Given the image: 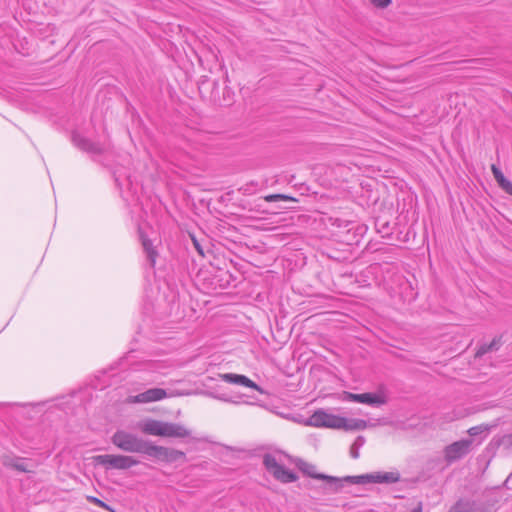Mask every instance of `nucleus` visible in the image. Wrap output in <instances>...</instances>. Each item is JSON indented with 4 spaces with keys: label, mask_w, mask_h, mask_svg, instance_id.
Instances as JSON below:
<instances>
[{
    "label": "nucleus",
    "mask_w": 512,
    "mask_h": 512,
    "mask_svg": "<svg viewBox=\"0 0 512 512\" xmlns=\"http://www.w3.org/2000/svg\"><path fill=\"white\" fill-rule=\"evenodd\" d=\"M221 379L229 384L241 385L252 388L260 393H264L263 389L257 385L254 381L246 377L245 375L235 373H225L220 375Z\"/></svg>",
    "instance_id": "obj_12"
},
{
    "label": "nucleus",
    "mask_w": 512,
    "mask_h": 512,
    "mask_svg": "<svg viewBox=\"0 0 512 512\" xmlns=\"http://www.w3.org/2000/svg\"><path fill=\"white\" fill-rule=\"evenodd\" d=\"M344 400L352 401L357 403H363L368 405H382L386 403L384 396L377 393H362V394H354L351 392H344Z\"/></svg>",
    "instance_id": "obj_9"
},
{
    "label": "nucleus",
    "mask_w": 512,
    "mask_h": 512,
    "mask_svg": "<svg viewBox=\"0 0 512 512\" xmlns=\"http://www.w3.org/2000/svg\"><path fill=\"white\" fill-rule=\"evenodd\" d=\"M503 445L505 446L506 448H511L512 447V433L511 434H506L504 435L500 441H499V445Z\"/></svg>",
    "instance_id": "obj_29"
},
{
    "label": "nucleus",
    "mask_w": 512,
    "mask_h": 512,
    "mask_svg": "<svg viewBox=\"0 0 512 512\" xmlns=\"http://www.w3.org/2000/svg\"><path fill=\"white\" fill-rule=\"evenodd\" d=\"M139 429L146 435L169 437V438H188L191 431L180 423L165 422L156 419H147L139 424Z\"/></svg>",
    "instance_id": "obj_2"
},
{
    "label": "nucleus",
    "mask_w": 512,
    "mask_h": 512,
    "mask_svg": "<svg viewBox=\"0 0 512 512\" xmlns=\"http://www.w3.org/2000/svg\"><path fill=\"white\" fill-rule=\"evenodd\" d=\"M367 427V422L363 419H348L345 418V423L340 429L346 431L363 430Z\"/></svg>",
    "instance_id": "obj_21"
},
{
    "label": "nucleus",
    "mask_w": 512,
    "mask_h": 512,
    "mask_svg": "<svg viewBox=\"0 0 512 512\" xmlns=\"http://www.w3.org/2000/svg\"><path fill=\"white\" fill-rule=\"evenodd\" d=\"M365 443V438L363 436H358L354 443L350 448V455L352 458L357 459L359 457V448L362 447Z\"/></svg>",
    "instance_id": "obj_23"
},
{
    "label": "nucleus",
    "mask_w": 512,
    "mask_h": 512,
    "mask_svg": "<svg viewBox=\"0 0 512 512\" xmlns=\"http://www.w3.org/2000/svg\"><path fill=\"white\" fill-rule=\"evenodd\" d=\"M491 170L493 173V176L495 180L497 181L498 185L501 187L503 191H505L507 194L512 196V182L509 181L504 174L502 173L501 169L498 168L496 165L491 166Z\"/></svg>",
    "instance_id": "obj_19"
},
{
    "label": "nucleus",
    "mask_w": 512,
    "mask_h": 512,
    "mask_svg": "<svg viewBox=\"0 0 512 512\" xmlns=\"http://www.w3.org/2000/svg\"><path fill=\"white\" fill-rule=\"evenodd\" d=\"M87 499L89 502H91L101 508H104L110 512H114V510L108 504H106L105 502H103L102 500H100L94 496H89V497H87Z\"/></svg>",
    "instance_id": "obj_27"
},
{
    "label": "nucleus",
    "mask_w": 512,
    "mask_h": 512,
    "mask_svg": "<svg viewBox=\"0 0 512 512\" xmlns=\"http://www.w3.org/2000/svg\"><path fill=\"white\" fill-rule=\"evenodd\" d=\"M1 463L4 467L14 469L18 472L29 473L31 470L25 463V459L21 457H12L9 455H3L1 457Z\"/></svg>",
    "instance_id": "obj_16"
},
{
    "label": "nucleus",
    "mask_w": 512,
    "mask_h": 512,
    "mask_svg": "<svg viewBox=\"0 0 512 512\" xmlns=\"http://www.w3.org/2000/svg\"><path fill=\"white\" fill-rule=\"evenodd\" d=\"M72 140L74 145L84 152L100 155L104 151L101 144L93 142L90 139L85 138L79 134H73Z\"/></svg>",
    "instance_id": "obj_13"
},
{
    "label": "nucleus",
    "mask_w": 512,
    "mask_h": 512,
    "mask_svg": "<svg viewBox=\"0 0 512 512\" xmlns=\"http://www.w3.org/2000/svg\"><path fill=\"white\" fill-rule=\"evenodd\" d=\"M509 477H512V473L510 474V476H509Z\"/></svg>",
    "instance_id": "obj_33"
},
{
    "label": "nucleus",
    "mask_w": 512,
    "mask_h": 512,
    "mask_svg": "<svg viewBox=\"0 0 512 512\" xmlns=\"http://www.w3.org/2000/svg\"><path fill=\"white\" fill-rule=\"evenodd\" d=\"M96 465L103 466L106 470H127L140 464V461L132 456L120 454H104L93 457Z\"/></svg>",
    "instance_id": "obj_3"
},
{
    "label": "nucleus",
    "mask_w": 512,
    "mask_h": 512,
    "mask_svg": "<svg viewBox=\"0 0 512 512\" xmlns=\"http://www.w3.org/2000/svg\"><path fill=\"white\" fill-rule=\"evenodd\" d=\"M167 396V392L162 388H152L149 389L141 394H139L137 397L142 402H153V401H159L162 400Z\"/></svg>",
    "instance_id": "obj_18"
},
{
    "label": "nucleus",
    "mask_w": 512,
    "mask_h": 512,
    "mask_svg": "<svg viewBox=\"0 0 512 512\" xmlns=\"http://www.w3.org/2000/svg\"><path fill=\"white\" fill-rule=\"evenodd\" d=\"M494 426L495 425L480 424L469 428L467 433L469 434L470 437L484 435L485 438Z\"/></svg>",
    "instance_id": "obj_22"
},
{
    "label": "nucleus",
    "mask_w": 512,
    "mask_h": 512,
    "mask_svg": "<svg viewBox=\"0 0 512 512\" xmlns=\"http://www.w3.org/2000/svg\"><path fill=\"white\" fill-rule=\"evenodd\" d=\"M472 444L473 439L464 438L446 446L444 449V458L446 462L453 463L466 456L471 451Z\"/></svg>",
    "instance_id": "obj_8"
},
{
    "label": "nucleus",
    "mask_w": 512,
    "mask_h": 512,
    "mask_svg": "<svg viewBox=\"0 0 512 512\" xmlns=\"http://www.w3.org/2000/svg\"><path fill=\"white\" fill-rule=\"evenodd\" d=\"M267 202H275V201H278V200H291V201H296L295 198L293 197H290V196H287L285 194H270V195H267L265 196L264 198Z\"/></svg>",
    "instance_id": "obj_25"
},
{
    "label": "nucleus",
    "mask_w": 512,
    "mask_h": 512,
    "mask_svg": "<svg viewBox=\"0 0 512 512\" xmlns=\"http://www.w3.org/2000/svg\"><path fill=\"white\" fill-rule=\"evenodd\" d=\"M263 465L276 480L282 483H292L298 479L295 472L278 463L272 454L266 453L263 456Z\"/></svg>",
    "instance_id": "obj_4"
},
{
    "label": "nucleus",
    "mask_w": 512,
    "mask_h": 512,
    "mask_svg": "<svg viewBox=\"0 0 512 512\" xmlns=\"http://www.w3.org/2000/svg\"><path fill=\"white\" fill-rule=\"evenodd\" d=\"M502 345V336L495 337L489 344L484 343L481 344L476 353L475 358H481L483 355L492 352V351H498L499 348Z\"/></svg>",
    "instance_id": "obj_20"
},
{
    "label": "nucleus",
    "mask_w": 512,
    "mask_h": 512,
    "mask_svg": "<svg viewBox=\"0 0 512 512\" xmlns=\"http://www.w3.org/2000/svg\"><path fill=\"white\" fill-rule=\"evenodd\" d=\"M227 96L230 98V105H231L233 103L234 92L226 86L222 91L221 97H227Z\"/></svg>",
    "instance_id": "obj_30"
},
{
    "label": "nucleus",
    "mask_w": 512,
    "mask_h": 512,
    "mask_svg": "<svg viewBox=\"0 0 512 512\" xmlns=\"http://www.w3.org/2000/svg\"><path fill=\"white\" fill-rule=\"evenodd\" d=\"M448 512H490V510L483 502L460 498Z\"/></svg>",
    "instance_id": "obj_10"
},
{
    "label": "nucleus",
    "mask_w": 512,
    "mask_h": 512,
    "mask_svg": "<svg viewBox=\"0 0 512 512\" xmlns=\"http://www.w3.org/2000/svg\"><path fill=\"white\" fill-rule=\"evenodd\" d=\"M371 4L378 8V9H385L387 8L391 3L392 0H369Z\"/></svg>",
    "instance_id": "obj_28"
},
{
    "label": "nucleus",
    "mask_w": 512,
    "mask_h": 512,
    "mask_svg": "<svg viewBox=\"0 0 512 512\" xmlns=\"http://www.w3.org/2000/svg\"><path fill=\"white\" fill-rule=\"evenodd\" d=\"M339 483H329V489L332 492H339L343 487L344 483L349 484H367V476L366 474L358 475V476H346L343 478H338Z\"/></svg>",
    "instance_id": "obj_17"
},
{
    "label": "nucleus",
    "mask_w": 512,
    "mask_h": 512,
    "mask_svg": "<svg viewBox=\"0 0 512 512\" xmlns=\"http://www.w3.org/2000/svg\"><path fill=\"white\" fill-rule=\"evenodd\" d=\"M192 240H193V244H194L196 250L199 252V254L204 255L203 249H202L200 243L197 241V239L195 237H192Z\"/></svg>",
    "instance_id": "obj_31"
},
{
    "label": "nucleus",
    "mask_w": 512,
    "mask_h": 512,
    "mask_svg": "<svg viewBox=\"0 0 512 512\" xmlns=\"http://www.w3.org/2000/svg\"><path fill=\"white\" fill-rule=\"evenodd\" d=\"M331 225L338 230L335 231V235L341 238L342 242L351 244L357 242V236L361 233L362 227L357 225L353 221L343 220L340 218H330Z\"/></svg>",
    "instance_id": "obj_5"
},
{
    "label": "nucleus",
    "mask_w": 512,
    "mask_h": 512,
    "mask_svg": "<svg viewBox=\"0 0 512 512\" xmlns=\"http://www.w3.org/2000/svg\"><path fill=\"white\" fill-rule=\"evenodd\" d=\"M367 483H396L400 480L399 472H375L366 474Z\"/></svg>",
    "instance_id": "obj_15"
},
{
    "label": "nucleus",
    "mask_w": 512,
    "mask_h": 512,
    "mask_svg": "<svg viewBox=\"0 0 512 512\" xmlns=\"http://www.w3.org/2000/svg\"><path fill=\"white\" fill-rule=\"evenodd\" d=\"M138 235L143 251L145 252L147 260L149 262V265L151 268H154L159 253L157 249L154 247L152 240L147 236V234L142 230L140 226L138 227Z\"/></svg>",
    "instance_id": "obj_11"
},
{
    "label": "nucleus",
    "mask_w": 512,
    "mask_h": 512,
    "mask_svg": "<svg viewBox=\"0 0 512 512\" xmlns=\"http://www.w3.org/2000/svg\"><path fill=\"white\" fill-rule=\"evenodd\" d=\"M111 442L124 452L142 454L147 458L163 463L171 464L180 460H186V455L181 450L156 445L150 440L143 439L136 434L121 429L114 432Z\"/></svg>",
    "instance_id": "obj_1"
},
{
    "label": "nucleus",
    "mask_w": 512,
    "mask_h": 512,
    "mask_svg": "<svg viewBox=\"0 0 512 512\" xmlns=\"http://www.w3.org/2000/svg\"><path fill=\"white\" fill-rule=\"evenodd\" d=\"M258 186L257 182L251 181L249 183H246L245 185L241 186L238 191L241 192L243 195H252L256 191V187Z\"/></svg>",
    "instance_id": "obj_24"
},
{
    "label": "nucleus",
    "mask_w": 512,
    "mask_h": 512,
    "mask_svg": "<svg viewBox=\"0 0 512 512\" xmlns=\"http://www.w3.org/2000/svg\"><path fill=\"white\" fill-rule=\"evenodd\" d=\"M198 89L201 94H208V98L219 106H229L230 98L221 97L219 83L217 80L203 77L199 82Z\"/></svg>",
    "instance_id": "obj_6"
},
{
    "label": "nucleus",
    "mask_w": 512,
    "mask_h": 512,
    "mask_svg": "<svg viewBox=\"0 0 512 512\" xmlns=\"http://www.w3.org/2000/svg\"><path fill=\"white\" fill-rule=\"evenodd\" d=\"M375 226H376L377 231L379 233H383L385 235H389L390 234L389 223L387 221L383 222L382 220L377 219L375 221Z\"/></svg>",
    "instance_id": "obj_26"
},
{
    "label": "nucleus",
    "mask_w": 512,
    "mask_h": 512,
    "mask_svg": "<svg viewBox=\"0 0 512 512\" xmlns=\"http://www.w3.org/2000/svg\"><path fill=\"white\" fill-rule=\"evenodd\" d=\"M345 423V417L333 415L319 409L309 418L308 424L315 427H327L340 429Z\"/></svg>",
    "instance_id": "obj_7"
},
{
    "label": "nucleus",
    "mask_w": 512,
    "mask_h": 512,
    "mask_svg": "<svg viewBox=\"0 0 512 512\" xmlns=\"http://www.w3.org/2000/svg\"><path fill=\"white\" fill-rule=\"evenodd\" d=\"M412 512H422V502H419Z\"/></svg>",
    "instance_id": "obj_32"
},
{
    "label": "nucleus",
    "mask_w": 512,
    "mask_h": 512,
    "mask_svg": "<svg viewBox=\"0 0 512 512\" xmlns=\"http://www.w3.org/2000/svg\"><path fill=\"white\" fill-rule=\"evenodd\" d=\"M297 466L305 475H307V476H309V477H311L313 479H318V480L326 481L328 485H329V483H336L337 484V483L340 482L338 480V477L315 472V466L314 465L309 464V463H307V462H305V461H303L301 459L298 461Z\"/></svg>",
    "instance_id": "obj_14"
}]
</instances>
